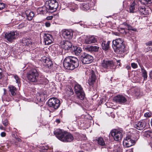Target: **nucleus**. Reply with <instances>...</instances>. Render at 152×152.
Returning <instances> with one entry per match:
<instances>
[{"label": "nucleus", "mask_w": 152, "mask_h": 152, "mask_svg": "<svg viewBox=\"0 0 152 152\" xmlns=\"http://www.w3.org/2000/svg\"><path fill=\"white\" fill-rule=\"evenodd\" d=\"M63 65L65 68L69 70H72L78 66L79 61L76 57L68 56L64 60Z\"/></svg>", "instance_id": "1"}, {"label": "nucleus", "mask_w": 152, "mask_h": 152, "mask_svg": "<svg viewBox=\"0 0 152 152\" xmlns=\"http://www.w3.org/2000/svg\"><path fill=\"white\" fill-rule=\"evenodd\" d=\"M54 134L59 140L63 142H70L74 139L71 134L62 130L57 129L54 132Z\"/></svg>", "instance_id": "2"}, {"label": "nucleus", "mask_w": 152, "mask_h": 152, "mask_svg": "<svg viewBox=\"0 0 152 152\" xmlns=\"http://www.w3.org/2000/svg\"><path fill=\"white\" fill-rule=\"evenodd\" d=\"M113 48L114 51L117 54H121L123 52L124 48V40L121 38L117 39L113 41Z\"/></svg>", "instance_id": "3"}, {"label": "nucleus", "mask_w": 152, "mask_h": 152, "mask_svg": "<svg viewBox=\"0 0 152 152\" xmlns=\"http://www.w3.org/2000/svg\"><path fill=\"white\" fill-rule=\"evenodd\" d=\"M39 73L37 69L33 68L28 70L26 73V77L29 81L36 82L38 80Z\"/></svg>", "instance_id": "4"}, {"label": "nucleus", "mask_w": 152, "mask_h": 152, "mask_svg": "<svg viewBox=\"0 0 152 152\" xmlns=\"http://www.w3.org/2000/svg\"><path fill=\"white\" fill-rule=\"evenodd\" d=\"M46 5L49 12L55 11L58 7V3L56 0H49L46 1Z\"/></svg>", "instance_id": "5"}, {"label": "nucleus", "mask_w": 152, "mask_h": 152, "mask_svg": "<svg viewBox=\"0 0 152 152\" xmlns=\"http://www.w3.org/2000/svg\"><path fill=\"white\" fill-rule=\"evenodd\" d=\"M148 126L149 121L147 119L141 120L134 125V128L139 130L146 129L148 127Z\"/></svg>", "instance_id": "6"}, {"label": "nucleus", "mask_w": 152, "mask_h": 152, "mask_svg": "<svg viewBox=\"0 0 152 152\" xmlns=\"http://www.w3.org/2000/svg\"><path fill=\"white\" fill-rule=\"evenodd\" d=\"M60 104L59 100L55 97L50 98L48 102V106L55 110L58 109L59 107Z\"/></svg>", "instance_id": "7"}, {"label": "nucleus", "mask_w": 152, "mask_h": 152, "mask_svg": "<svg viewBox=\"0 0 152 152\" xmlns=\"http://www.w3.org/2000/svg\"><path fill=\"white\" fill-rule=\"evenodd\" d=\"M82 62L84 64H88L93 61V57L90 55L84 53L80 57Z\"/></svg>", "instance_id": "8"}, {"label": "nucleus", "mask_w": 152, "mask_h": 152, "mask_svg": "<svg viewBox=\"0 0 152 152\" xmlns=\"http://www.w3.org/2000/svg\"><path fill=\"white\" fill-rule=\"evenodd\" d=\"M18 34L17 31H10V33H6L5 38L9 42H12L13 40L16 39Z\"/></svg>", "instance_id": "9"}, {"label": "nucleus", "mask_w": 152, "mask_h": 152, "mask_svg": "<svg viewBox=\"0 0 152 152\" xmlns=\"http://www.w3.org/2000/svg\"><path fill=\"white\" fill-rule=\"evenodd\" d=\"M111 135L116 141L121 140L123 137L122 132L116 129L113 130L111 132Z\"/></svg>", "instance_id": "10"}, {"label": "nucleus", "mask_w": 152, "mask_h": 152, "mask_svg": "<svg viewBox=\"0 0 152 152\" xmlns=\"http://www.w3.org/2000/svg\"><path fill=\"white\" fill-rule=\"evenodd\" d=\"M102 66L104 68L111 69L114 66V63L113 61L108 60H103L101 63Z\"/></svg>", "instance_id": "11"}, {"label": "nucleus", "mask_w": 152, "mask_h": 152, "mask_svg": "<svg viewBox=\"0 0 152 152\" xmlns=\"http://www.w3.org/2000/svg\"><path fill=\"white\" fill-rule=\"evenodd\" d=\"M135 143L134 141L132 139L129 135L127 136L123 142L124 145L126 148H129L133 145Z\"/></svg>", "instance_id": "12"}, {"label": "nucleus", "mask_w": 152, "mask_h": 152, "mask_svg": "<svg viewBox=\"0 0 152 152\" xmlns=\"http://www.w3.org/2000/svg\"><path fill=\"white\" fill-rule=\"evenodd\" d=\"M97 41V38L94 36H87L85 38L84 43L86 44L95 43Z\"/></svg>", "instance_id": "13"}, {"label": "nucleus", "mask_w": 152, "mask_h": 152, "mask_svg": "<svg viewBox=\"0 0 152 152\" xmlns=\"http://www.w3.org/2000/svg\"><path fill=\"white\" fill-rule=\"evenodd\" d=\"M114 100L116 102L123 104L127 102V99L126 97L122 95H118L114 98Z\"/></svg>", "instance_id": "14"}, {"label": "nucleus", "mask_w": 152, "mask_h": 152, "mask_svg": "<svg viewBox=\"0 0 152 152\" xmlns=\"http://www.w3.org/2000/svg\"><path fill=\"white\" fill-rule=\"evenodd\" d=\"M46 45H49L53 42V39L52 36L50 34L44 33L43 35Z\"/></svg>", "instance_id": "15"}, {"label": "nucleus", "mask_w": 152, "mask_h": 152, "mask_svg": "<svg viewBox=\"0 0 152 152\" xmlns=\"http://www.w3.org/2000/svg\"><path fill=\"white\" fill-rule=\"evenodd\" d=\"M96 79L95 72L94 70H92L90 72L89 78L88 80V83L89 85L92 86L94 83Z\"/></svg>", "instance_id": "16"}, {"label": "nucleus", "mask_w": 152, "mask_h": 152, "mask_svg": "<svg viewBox=\"0 0 152 152\" xmlns=\"http://www.w3.org/2000/svg\"><path fill=\"white\" fill-rule=\"evenodd\" d=\"M61 47L65 50H69L71 51L73 46L72 43L70 41H65L62 43Z\"/></svg>", "instance_id": "17"}, {"label": "nucleus", "mask_w": 152, "mask_h": 152, "mask_svg": "<svg viewBox=\"0 0 152 152\" xmlns=\"http://www.w3.org/2000/svg\"><path fill=\"white\" fill-rule=\"evenodd\" d=\"M62 35L65 39H70L72 38L73 33L71 31L66 30L63 31Z\"/></svg>", "instance_id": "18"}, {"label": "nucleus", "mask_w": 152, "mask_h": 152, "mask_svg": "<svg viewBox=\"0 0 152 152\" xmlns=\"http://www.w3.org/2000/svg\"><path fill=\"white\" fill-rule=\"evenodd\" d=\"M99 48L98 46H90L86 47L85 50L88 52H97Z\"/></svg>", "instance_id": "19"}, {"label": "nucleus", "mask_w": 152, "mask_h": 152, "mask_svg": "<svg viewBox=\"0 0 152 152\" xmlns=\"http://www.w3.org/2000/svg\"><path fill=\"white\" fill-rule=\"evenodd\" d=\"M138 12H139L140 13L144 15H146L149 14L150 12V9L147 8L146 9L144 7H140L138 8Z\"/></svg>", "instance_id": "20"}, {"label": "nucleus", "mask_w": 152, "mask_h": 152, "mask_svg": "<svg viewBox=\"0 0 152 152\" xmlns=\"http://www.w3.org/2000/svg\"><path fill=\"white\" fill-rule=\"evenodd\" d=\"M9 93L11 97L14 96L16 94L17 89L13 85H10L8 87Z\"/></svg>", "instance_id": "21"}, {"label": "nucleus", "mask_w": 152, "mask_h": 152, "mask_svg": "<svg viewBox=\"0 0 152 152\" xmlns=\"http://www.w3.org/2000/svg\"><path fill=\"white\" fill-rule=\"evenodd\" d=\"M71 51L76 55H79L82 51V49L80 47L73 46Z\"/></svg>", "instance_id": "22"}, {"label": "nucleus", "mask_w": 152, "mask_h": 152, "mask_svg": "<svg viewBox=\"0 0 152 152\" xmlns=\"http://www.w3.org/2000/svg\"><path fill=\"white\" fill-rule=\"evenodd\" d=\"M37 11L40 13L45 14L48 12H49L48 9L47 8V6H44L42 7H39L37 9Z\"/></svg>", "instance_id": "23"}, {"label": "nucleus", "mask_w": 152, "mask_h": 152, "mask_svg": "<svg viewBox=\"0 0 152 152\" xmlns=\"http://www.w3.org/2000/svg\"><path fill=\"white\" fill-rule=\"evenodd\" d=\"M31 40L29 38H23L21 41V44L23 46L28 45L32 43Z\"/></svg>", "instance_id": "24"}, {"label": "nucleus", "mask_w": 152, "mask_h": 152, "mask_svg": "<svg viewBox=\"0 0 152 152\" xmlns=\"http://www.w3.org/2000/svg\"><path fill=\"white\" fill-rule=\"evenodd\" d=\"M44 63V65L46 68L50 69L53 66L52 62L49 58L46 59L45 60Z\"/></svg>", "instance_id": "25"}, {"label": "nucleus", "mask_w": 152, "mask_h": 152, "mask_svg": "<svg viewBox=\"0 0 152 152\" xmlns=\"http://www.w3.org/2000/svg\"><path fill=\"white\" fill-rule=\"evenodd\" d=\"M25 14L28 20H31L34 16V13L30 10L26 11L25 12Z\"/></svg>", "instance_id": "26"}, {"label": "nucleus", "mask_w": 152, "mask_h": 152, "mask_svg": "<svg viewBox=\"0 0 152 152\" xmlns=\"http://www.w3.org/2000/svg\"><path fill=\"white\" fill-rule=\"evenodd\" d=\"M110 43V41L106 42V41H103L102 43V49L105 50H108L109 47V45Z\"/></svg>", "instance_id": "27"}, {"label": "nucleus", "mask_w": 152, "mask_h": 152, "mask_svg": "<svg viewBox=\"0 0 152 152\" xmlns=\"http://www.w3.org/2000/svg\"><path fill=\"white\" fill-rule=\"evenodd\" d=\"M90 6L89 5L88 3L87 2H85L83 3L80 6V8L83 10H88L90 8Z\"/></svg>", "instance_id": "28"}, {"label": "nucleus", "mask_w": 152, "mask_h": 152, "mask_svg": "<svg viewBox=\"0 0 152 152\" xmlns=\"http://www.w3.org/2000/svg\"><path fill=\"white\" fill-rule=\"evenodd\" d=\"M137 6V5L135 4L134 2L133 1L130 5L129 8L130 12L134 13L137 12V10L135 9V7H136Z\"/></svg>", "instance_id": "29"}, {"label": "nucleus", "mask_w": 152, "mask_h": 152, "mask_svg": "<svg viewBox=\"0 0 152 152\" xmlns=\"http://www.w3.org/2000/svg\"><path fill=\"white\" fill-rule=\"evenodd\" d=\"M76 94L78 97L81 100H83L85 96V94L83 91H82Z\"/></svg>", "instance_id": "30"}, {"label": "nucleus", "mask_w": 152, "mask_h": 152, "mask_svg": "<svg viewBox=\"0 0 152 152\" xmlns=\"http://www.w3.org/2000/svg\"><path fill=\"white\" fill-rule=\"evenodd\" d=\"M75 92L76 94L83 91V88L79 84L76 85L75 86Z\"/></svg>", "instance_id": "31"}, {"label": "nucleus", "mask_w": 152, "mask_h": 152, "mask_svg": "<svg viewBox=\"0 0 152 152\" xmlns=\"http://www.w3.org/2000/svg\"><path fill=\"white\" fill-rule=\"evenodd\" d=\"M143 136L146 137H152V131H145L143 132Z\"/></svg>", "instance_id": "32"}, {"label": "nucleus", "mask_w": 152, "mask_h": 152, "mask_svg": "<svg viewBox=\"0 0 152 152\" xmlns=\"http://www.w3.org/2000/svg\"><path fill=\"white\" fill-rule=\"evenodd\" d=\"M4 95L2 97V99L3 101H6L7 102H9L12 100V98L8 97V96L6 94H5L6 90L4 89Z\"/></svg>", "instance_id": "33"}, {"label": "nucleus", "mask_w": 152, "mask_h": 152, "mask_svg": "<svg viewBox=\"0 0 152 152\" xmlns=\"http://www.w3.org/2000/svg\"><path fill=\"white\" fill-rule=\"evenodd\" d=\"M98 144L101 146H104L105 145V144L104 141L102 137H99L97 139Z\"/></svg>", "instance_id": "34"}, {"label": "nucleus", "mask_w": 152, "mask_h": 152, "mask_svg": "<svg viewBox=\"0 0 152 152\" xmlns=\"http://www.w3.org/2000/svg\"><path fill=\"white\" fill-rule=\"evenodd\" d=\"M141 71L142 75L144 78V79L145 80L147 78V74L146 71L145 69L143 67H141Z\"/></svg>", "instance_id": "35"}, {"label": "nucleus", "mask_w": 152, "mask_h": 152, "mask_svg": "<svg viewBox=\"0 0 152 152\" xmlns=\"http://www.w3.org/2000/svg\"><path fill=\"white\" fill-rule=\"evenodd\" d=\"M139 1L141 4L144 5L150 4L152 2V0H139Z\"/></svg>", "instance_id": "36"}, {"label": "nucleus", "mask_w": 152, "mask_h": 152, "mask_svg": "<svg viewBox=\"0 0 152 152\" xmlns=\"http://www.w3.org/2000/svg\"><path fill=\"white\" fill-rule=\"evenodd\" d=\"M135 94L137 97H139L142 95V94L139 89H137L135 91Z\"/></svg>", "instance_id": "37"}, {"label": "nucleus", "mask_w": 152, "mask_h": 152, "mask_svg": "<svg viewBox=\"0 0 152 152\" xmlns=\"http://www.w3.org/2000/svg\"><path fill=\"white\" fill-rule=\"evenodd\" d=\"M14 78L16 80V83H17L19 85V83H20V79L17 75H15Z\"/></svg>", "instance_id": "38"}, {"label": "nucleus", "mask_w": 152, "mask_h": 152, "mask_svg": "<svg viewBox=\"0 0 152 152\" xmlns=\"http://www.w3.org/2000/svg\"><path fill=\"white\" fill-rule=\"evenodd\" d=\"M5 4L3 3H0V10L3 9L5 8Z\"/></svg>", "instance_id": "39"}, {"label": "nucleus", "mask_w": 152, "mask_h": 152, "mask_svg": "<svg viewBox=\"0 0 152 152\" xmlns=\"http://www.w3.org/2000/svg\"><path fill=\"white\" fill-rule=\"evenodd\" d=\"M127 27L128 30H131L135 31H136V29L133 28L132 26L129 25Z\"/></svg>", "instance_id": "40"}, {"label": "nucleus", "mask_w": 152, "mask_h": 152, "mask_svg": "<svg viewBox=\"0 0 152 152\" xmlns=\"http://www.w3.org/2000/svg\"><path fill=\"white\" fill-rule=\"evenodd\" d=\"M146 45L147 46H152V41H149L146 43ZM149 48H151V49H152V47H149Z\"/></svg>", "instance_id": "41"}, {"label": "nucleus", "mask_w": 152, "mask_h": 152, "mask_svg": "<svg viewBox=\"0 0 152 152\" xmlns=\"http://www.w3.org/2000/svg\"><path fill=\"white\" fill-rule=\"evenodd\" d=\"M131 65L132 67L133 68H136L137 67V64L134 63H132Z\"/></svg>", "instance_id": "42"}, {"label": "nucleus", "mask_w": 152, "mask_h": 152, "mask_svg": "<svg viewBox=\"0 0 152 152\" xmlns=\"http://www.w3.org/2000/svg\"><path fill=\"white\" fill-rule=\"evenodd\" d=\"M3 124L5 126H6L8 125V120L7 119H5L4 121H2Z\"/></svg>", "instance_id": "43"}, {"label": "nucleus", "mask_w": 152, "mask_h": 152, "mask_svg": "<svg viewBox=\"0 0 152 152\" xmlns=\"http://www.w3.org/2000/svg\"><path fill=\"white\" fill-rule=\"evenodd\" d=\"M144 116L146 117H150L151 116V113H146L144 114Z\"/></svg>", "instance_id": "44"}, {"label": "nucleus", "mask_w": 152, "mask_h": 152, "mask_svg": "<svg viewBox=\"0 0 152 152\" xmlns=\"http://www.w3.org/2000/svg\"><path fill=\"white\" fill-rule=\"evenodd\" d=\"M67 92H68V91H67ZM68 92L69 95H72L74 94V92L72 89H70V91H68Z\"/></svg>", "instance_id": "45"}, {"label": "nucleus", "mask_w": 152, "mask_h": 152, "mask_svg": "<svg viewBox=\"0 0 152 152\" xmlns=\"http://www.w3.org/2000/svg\"><path fill=\"white\" fill-rule=\"evenodd\" d=\"M6 135V133L5 132H2L1 134V136L2 137H4Z\"/></svg>", "instance_id": "46"}, {"label": "nucleus", "mask_w": 152, "mask_h": 152, "mask_svg": "<svg viewBox=\"0 0 152 152\" xmlns=\"http://www.w3.org/2000/svg\"><path fill=\"white\" fill-rule=\"evenodd\" d=\"M53 18V16H49L47 17L46 18V19L47 20H51Z\"/></svg>", "instance_id": "47"}, {"label": "nucleus", "mask_w": 152, "mask_h": 152, "mask_svg": "<svg viewBox=\"0 0 152 152\" xmlns=\"http://www.w3.org/2000/svg\"><path fill=\"white\" fill-rule=\"evenodd\" d=\"M45 26L47 27H49L50 26V24L49 23L46 22L45 23Z\"/></svg>", "instance_id": "48"}, {"label": "nucleus", "mask_w": 152, "mask_h": 152, "mask_svg": "<svg viewBox=\"0 0 152 152\" xmlns=\"http://www.w3.org/2000/svg\"><path fill=\"white\" fill-rule=\"evenodd\" d=\"M77 120V119L76 118H74L73 119L72 122L73 123L75 124V123L76 122Z\"/></svg>", "instance_id": "49"}, {"label": "nucleus", "mask_w": 152, "mask_h": 152, "mask_svg": "<svg viewBox=\"0 0 152 152\" xmlns=\"http://www.w3.org/2000/svg\"><path fill=\"white\" fill-rule=\"evenodd\" d=\"M24 24H20L19 26V28H22L23 27H24Z\"/></svg>", "instance_id": "50"}, {"label": "nucleus", "mask_w": 152, "mask_h": 152, "mask_svg": "<svg viewBox=\"0 0 152 152\" xmlns=\"http://www.w3.org/2000/svg\"><path fill=\"white\" fill-rule=\"evenodd\" d=\"M123 25H124V26H127V27L129 25V24H127V23H123Z\"/></svg>", "instance_id": "51"}, {"label": "nucleus", "mask_w": 152, "mask_h": 152, "mask_svg": "<svg viewBox=\"0 0 152 152\" xmlns=\"http://www.w3.org/2000/svg\"><path fill=\"white\" fill-rule=\"evenodd\" d=\"M150 77L152 79V71H151L150 72Z\"/></svg>", "instance_id": "52"}, {"label": "nucleus", "mask_w": 152, "mask_h": 152, "mask_svg": "<svg viewBox=\"0 0 152 152\" xmlns=\"http://www.w3.org/2000/svg\"><path fill=\"white\" fill-rule=\"evenodd\" d=\"M0 129L2 130H5L4 128L2 126L0 125Z\"/></svg>", "instance_id": "53"}, {"label": "nucleus", "mask_w": 152, "mask_h": 152, "mask_svg": "<svg viewBox=\"0 0 152 152\" xmlns=\"http://www.w3.org/2000/svg\"><path fill=\"white\" fill-rule=\"evenodd\" d=\"M56 121L58 123H59L60 122V120L59 119H57L56 120Z\"/></svg>", "instance_id": "54"}, {"label": "nucleus", "mask_w": 152, "mask_h": 152, "mask_svg": "<svg viewBox=\"0 0 152 152\" xmlns=\"http://www.w3.org/2000/svg\"><path fill=\"white\" fill-rule=\"evenodd\" d=\"M126 68L127 69H131V67L129 66H126Z\"/></svg>", "instance_id": "55"}, {"label": "nucleus", "mask_w": 152, "mask_h": 152, "mask_svg": "<svg viewBox=\"0 0 152 152\" xmlns=\"http://www.w3.org/2000/svg\"><path fill=\"white\" fill-rule=\"evenodd\" d=\"M2 76V73H0V79L1 78Z\"/></svg>", "instance_id": "56"}, {"label": "nucleus", "mask_w": 152, "mask_h": 152, "mask_svg": "<svg viewBox=\"0 0 152 152\" xmlns=\"http://www.w3.org/2000/svg\"><path fill=\"white\" fill-rule=\"evenodd\" d=\"M78 0L80 1H86V0Z\"/></svg>", "instance_id": "57"}, {"label": "nucleus", "mask_w": 152, "mask_h": 152, "mask_svg": "<svg viewBox=\"0 0 152 152\" xmlns=\"http://www.w3.org/2000/svg\"><path fill=\"white\" fill-rule=\"evenodd\" d=\"M0 73H2V69L0 68Z\"/></svg>", "instance_id": "58"}, {"label": "nucleus", "mask_w": 152, "mask_h": 152, "mask_svg": "<svg viewBox=\"0 0 152 152\" xmlns=\"http://www.w3.org/2000/svg\"><path fill=\"white\" fill-rule=\"evenodd\" d=\"M74 9H71V10L72 11H74Z\"/></svg>", "instance_id": "59"}, {"label": "nucleus", "mask_w": 152, "mask_h": 152, "mask_svg": "<svg viewBox=\"0 0 152 152\" xmlns=\"http://www.w3.org/2000/svg\"><path fill=\"white\" fill-rule=\"evenodd\" d=\"M151 126H152V119H151Z\"/></svg>", "instance_id": "60"}, {"label": "nucleus", "mask_w": 152, "mask_h": 152, "mask_svg": "<svg viewBox=\"0 0 152 152\" xmlns=\"http://www.w3.org/2000/svg\"><path fill=\"white\" fill-rule=\"evenodd\" d=\"M47 149H46L45 150H44L45 152H46L47 150Z\"/></svg>", "instance_id": "61"}, {"label": "nucleus", "mask_w": 152, "mask_h": 152, "mask_svg": "<svg viewBox=\"0 0 152 152\" xmlns=\"http://www.w3.org/2000/svg\"><path fill=\"white\" fill-rule=\"evenodd\" d=\"M120 61V60H118V61H117V62H119Z\"/></svg>", "instance_id": "62"}, {"label": "nucleus", "mask_w": 152, "mask_h": 152, "mask_svg": "<svg viewBox=\"0 0 152 152\" xmlns=\"http://www.w3.org/2000/svg\"><path fill=\"white\" fill-rule=\"evenodd\" d=\"M79 152H84L83 151H79Z\"/></svg>", "instance_id": "63"}, {"label": "nucleus", "mask_w": 152, "mask_h": 152, "mask_svg": "<svg viewBox=\"0 0 152 152\" xmlns=\"http://www.w3.org/2000/svg\"><path fill=\"white\" fill-rule=\"evenodd\" d=\"M122 30H124V29L122 28Z\"/></svg>", "instance_id": "64"}]
</instances>
